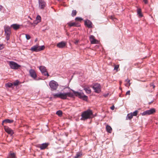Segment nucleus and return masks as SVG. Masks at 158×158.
Instances as JSON below:
<instances>
[{"mask_svg": "<svg viewBox=\"0 0 158 158\" xmlns=\"http://www.w3.org/2000/svg\"><path fill=\"white\" fill-rule=\"evenodd\" d=\"M68 90L66 93H59L55 94L52 95L55 98H60L62 99H65L68 97L70 98H73L74 96L78 97L80 98L83 100L87 101L88 98L87 96L85 95L84 93L82 92H78L75 91L69 88H68Z\"/></svg>", "mask_w": 158, "mask_h": 158, "instance_id": "obj_1", "label": "nucleus"}, {"mask_svg": "<svg viewBox=\"0 0 158 158\" xmlns=\"http://www.w3.org/2000/svg\"><path fill=\"white\" fill-rule=\"evenodd\" d=\"M81 120L85 121L87 119H91L94 117L93 111L89 109L82 112L81 115Z\"/></svg>", "mask_w": 158, "mask_h": 158, "instance_id": "obj_2", "label": "nucleus"}, {"mask_svg": "<svg viewBox=\"0 0 158 158\" xmlns=\"http://www.w3.org/2000/svg\"><path fill=\"white\" fill-rule=\"evenodd\" d=\"M4 30L6 39L7 40H8L10 39V36L11 33L10 27L8 26L5 25L4 26Z\"/></svg>", "mask_w": 158, "mask_h": 158, "instance_id": "obj_3", "label": "nucleus"}, {"mask_svg": "<svg viewBox=\"0 0 158 158\" xmlns=\"http://www.w3.org/2000/svg\"><path fill=\"white\" fill-rule=\"evenodd\" d=\"M45 48V46L44 45L39 46L38 44H37L32 47L31 50L32 52H39L43 50Z\"/></svg>", "mask_w": 158, "mask_h": 158, "instance_id": "obj_4", "label": "nucleus"}, {"mask_svg": "<svg viewBox=\"0 0 158 158\" xmlns=\"http://www.w3.org/2000/svg\"><path fill=\"white\" fill-rule=\"evenodd\" d=\"M49 85L51 89V90L53 91L57 89L58 86V84L56 82L52 80L50 82Z\"/></svg>", "mask_w": 158, "mask_h": 158, "instance_id": "obj_5", "label": "nucleus"}, {"mask_svg": "<svg viewBox=\"0 0 158 158\" xmlns=\"http://www.w3.org/2000/svg\"><path fill=\"white\" fill-rule=\"evenodd\" d=\"M9 65L11 69H18L21 67L20 65L13 61L10 62Z\"/></svg>", "mask_w": 158, "mask_h": 158, "instance_id": "obj_6", "label": "nucleus"}, {"mask_svg": "<svg viewBox=\"0 0 158 158\" xmlns=\"http://www.w3.org/2000/svg\"><path fill=\"white\" fill-rule=\"evenodd\" d=\"M93 88L96 93H99L101 91V85L99 84L95 83L94 84Z\"/></svg>", "mask_w": 158, "mask_h": 158, "instance_id": "obj_7", "label": "nucleus"}, {"mask_svg": "<svg viewBox=\"0 0 158 158\" xmlns=\"http://www.w3.org/2000/svg\"><path fill=\"white\" fill-rule=\"evenodd\" d=\"M156 112V110L154 108H151L150 109L146 110L141 113V114L143 116L147 115L152 114Z\"/></svg>", "mask_w": 158, "mask_h": 158, "instance_id": "obj_8", "label": "nucleus"}, {"mask_svg": "<svg viewBox=\"0 0 158 158\" xmlns=\"http://www.w3.org/2000/svg\"><path fill=\"white\" fill-rule=\"evenodd\" d=\"M39 69L43 75L47 76H49L46 67L43 66H41L39 67Z\"/></svg>", "mask_w": 158, "mask_h": 158, "instance_id": "obj_9", "label": "nucleus"}, {"mask_svg": "<svg viewBox=\"0 0 158 158\" xmlns=\"http://www.w3.org/2000/svg\"><path fill=\"white\" fill-rule=\"evenodd\" d=\"M29 73L30 76L34 80H37L36 79L37 75L34 70L32 69H30L29 71Z\"/></svg>", "mask_w": 158, "mask_h": 158, "instance_id": "obj_10", "label": "nucleus"}, {"mask_svg": "<svg viewBox=\"0 0 158 158\" xmlns=\"http://www.w3.org/2000/svg\"><path fill=\"white\" fill-rule=\"evenodd\" d=\"M39 7L41 9H43L46 6V3L43 0H39Z\"/></svg>", "mask_w": 158, "mask_h": 158, "instance_id": "obj_11", "label": "nucleus"}, {"mask_svg": "<svg viewBox=\"0 0 158 158\" xmlns=\"http://www.w3.org/2000/svg\"><path fill=\"white\" fill-rule=\"evenodd\" d=\"M4 130L7 133L11 135H12L14 134L13 131L7 126H4Z\"/></svg>", "mask_w": 158, "mask_h": 158, "instance_id": "obj_12", "label": "nucleus"}, {"mask_svg": "<svg viewBox=\"0 0 158 158\" xmlns=\"http://www.w3.org/2000/svg\"><path fill=\"white\" fill-rule=\"evenodd\" d=\"M85 25L87 26L89 28H91L92 27L93 24L92 22L88 19L85 20Z\"/></svg>", "mask_w": 158, "mask_h": 158, "instance_id": "obj_13", "label": "nucleus"}, {"mask_svg": "<svg viewBox=\"0 0 158 158\" xmlns=\"http://www.w3.org/2000/svg\"><path fill=\"white\" fill-rule=\"evenodd\" d=\"M67 24L70 27H79L80 26V24L79 23L76 22H72V23H68Z\"/></svg>", "mask_w": 158, "mask_h": 158, "instance_id": "obj_14", "label": "nucleus"}, {"mask_svg": "<svg viewBox=\"0 0 158 158\" xmlns=\"http://www.w3.org/2000/svg\"><path fill=\"white\" fill-rule=\"evenodd\" d=\"M66 45V43L64 41H61L58 43L57 44V47L59 48H63Z\"/></svg>", "mask_w": 158, "mask_h": 158, "instance_id": "obj_15", "label": "nucleus"}, {"mask_svg": "<svg viewBox=\"0 0 158 158\" xmlns=\"http://www.w3.org/2000/svg\"><path fill=\"white\" fill-rule=\"evenodd\" d=\"M49 145V143H43L40 145L38 147L40 148V150H44Z\"/></svg>", "mask_w": 158, "mask_h": 158, "instance_id": "obj_16", "label": "nucleus"}, {"mask_svg": "<svg viewBox=\"0 0 158 158\" xmlns=\"http://www.w3.org/2000/svg\"><path fill=\"white\" fill-rule=\"evenodd\" d=\"M89 40L91 44H96L98 42L97 40L95 39L94 36L93 35L90 36Z\"/></svg>", "mask_w": 158, "mask_h": 158, "instance_id": "obj_17", "label": "nucleus"}, {"mask_svg": "<svg viewBox=\"0 0 158 158\" xmlns=\"http://www.w3.org/2000/svg\"><path fill=\"white\" fill-rule=\"evenodd\" d=\"M13 122L14 120L12 119H5L2 121V125L4 126V123H13Z\"/></svg>", "mask_w": 158, "mask_h": 158, "instance_id": "obj_18", "label": "nucleus"}, {"mask_svg": "<svg viewBox=\"0 0 158 158\" xmlns=\"http://www.w3.org/2000/svg\"><path fill=\"white\" fill-rule=\"evenodd\" d=\"M20 26V25L17 24H14L11 25V27H12L14 29L17 30L19 28Z\"/></svg>", "mask_w": 158, "mask_h": 158, "instance_id": "obj_19", "label": "nucleus"}, {"mask_svg": "<svg viewBox=\"0 0 158 158\" xmlns=\"http://www.w3.org/2000/svg\"><path fill=\"white\" fill-rule=\"evenodd\" d=\"M84 89L87 94H89L91 92V90L89 87H84Z\"/></svg>", "mask_w": 158, "mask_h": 158, "instance_id": "obj_20", "label": "nucleus"}, {"mask_svg": "<svg viewBox=\"0 0 158 158\" xmlns=\"http://www.w3.org/2000/svg\"><path fill=\"white\" fill-rule=\"evenodd\" d=\"M106 129L107 132L110 133H111L112 129L110 126L107 125L106 127Z\"/></svg>", "mask_w": 158, "mask_h": 158, "instance_id": "obj_21", "label": "nucleus"}, {"mask_svg": "<svg viewBox=\"0 0 158 158\" xmlns=\"http://www.w3.org/2000/svg\"><path fill=\"white\" fill-rule=\"evenodd\" d=\"M133 116L132 115V113L131 112L127 114L126 117V119L127 120L128 119L130 120L133 118Z\"/></svg>", "mask_w": 158, "mask_h": 158, "instance_id": "obj_22", "label": "nucleus"}, {"mask_svg": "<svg viewBox=\"0 0 158 158\" xmlns=\"http://www.w3.org/2000/svg\"><path fill=\"white\" fill-rule=\"evenodd\" d=\"M56 114L59 117H61L62 115V112L60 110H59L57 111Z\"/></svg>", "mask_w": 158, "mask_h": 158, "instance_id": "obj_23", "label": "nucleus"}, {"mask_svg": "<svg viewBox=\"0 0 158 158\" xmlns=\"http://www.w3.org/2000/svg\"><path fill=\"white\" fill-rule=\"evenodd\" d=\"M13 85V84L11 83H6L5 84V86L6 87H9L10 88Z\"/></svg>", "mask_w": 158, "mask_h": 158, "instance_id": "obj_24", "label": "nucleus"}, {"mask_svg": "<svg viewBox=\"0 0 158 158\" xmlns=\"http://www.w3.org/2000/svg\"><path fill=\"white\" fill-rule=\"evenodd\" d=\"M81 155V154L77 152L76 153V155L74 157V158H79Z\"/></svg>", "mask_w": 158, "mask_h": 158, "instance_id": "obj_25", "label": "nucleus"}, {"mask_svg": "<svg viewBox=\"0 0 158 158\" xmlns=\"http://www.w3.org/2000/svg\"><path fill=\"white\" fill-rule=\"evenodd\" d=\"M137 12L138 14L139 15L140 17H141L143 16L141 12V10L140 9H137Z\"/></svg>", "mask_w": 158, "mask_h": 158, "instance_id": "obj_26", "label": "nucleus"}, {"mask_svg": "<svg viewBox=\"0 0 158 158\" xmlns=\"http://www.w3.org/2000/svg\"><path fill=\"white\" fill-rule=\"evenodd\" d=\"M77 12L76 10H73L72 11L71 13V15L73 17H74L77 14Z\"/></svg>", "mask_w": 158, "mask_h": 158, "instance_id": "obj_27", "label": "nucleus"}, {"mask_svg": "<svg viewBox=\"0 0 158 158\" xmlns=\"http://www.w3.org/2000/svg\"><path fill=\"white\" fill-rule=\"evenodd\" d=\"M75 20L76 21H77L81 22V21H82L83 20V19L81 17H77L76 18Z\"/></svg>", "mask_w": 158, "mask_h": 158, "instance_id": "obj_28", "label": "nucleus"}, {"mask_svg": "<svg viewBox=\"0 0 158 158\" xmlns=\"http://www.w3.org/2000/svg\"><path fill=\"white\" fill-rule=\"evenodd\" d=\"M9 157L11 158H16L15 154L14 153H10L9 155Z\"/></svg>", "mask_w": 158, "mask_h": 158, "instance_id": "obj_29", "label": "nucleus"}, {"mask_svg": "<svg viewBox=\"0 0 158 158\" xmlns=\"http://www.w3.org/2000/svg\"><path fill=\"white\" fill-rule=\"evenodd\" d=\"M36 20H37L38 22H40L41 21V17L40 15H37L36 18Z\"/></svg>", "mask_w": 158, "mask_h": 158, "instance_id": "obj_30", "label": "nucleus"}, {"mask_svg": "<svg viewBox=\"0 0 158 158\" xmlns=\"http://www.w3.org/2000/svg\"><path fill=\"white\" fill-rule=\"evenodd\" d=\"M138 111L136 110L134 111L133 113H132V115L133 116H136L138 114Z\"/></svg>", "mask_w": 158, "mask_h": 158, "instance_id": "obj_31", "label": "nucleus"}, {"mask_svg": "<svg viewBox=\"0 0 158 158\" xmlns=\"http://www.w3.org/2000/svg\"><path fill=\"white\" fill-rule=\"evenodd\" d=\"M19 81L18 80H17L13 83V84L15 86H16L19 84Z\"/></svg>", "mask_w": 158, "mask_h": 158, "instance_id": "obj_32", "label": "nucleus"}, {"mask_svg": "<svg viewBox=\"0 0 158 158\" xmlns=\"http://www.w3.org/2000/svg\"><path fill=\"white\" fill-rule=\"evenodd\" d=\"M131 83H130V80H128L127 81V83L125 85L129 87Z\"/></svg>", "mask_w": 158, "mask_h": 158, "instance_id": "obj_33", "label": "nucleus"}, {"mask_svg": "<svg viewBox=\"0 0 158 158\" xmlns=\"http://www.w3.org/2000/svg\"><path fill=\"white\" fill-rule=\"evenodd\" d=\"M26 37L27 40H29L31 38L30 36L28 34H26Z\"/></svg>", "mask_w": 158, "mask_h": 158, "instance_id": "obj_34", "label": "nucleus"}, {"mask_svg": "<svg viewBox=\"0 0 158 158\" xmlns=\"http://www.w3.org/2000/svg\"><path fill=\"white\" fill-rule=\"evenodd\" d=\"M119 67L118 65H116L114 66V70H117V71H118V68Z\"/></svg>", "mask_w": 158, "mask_h": 158, "instance_id": "obj_35", "label": "nucleus"}, {"mask_svg": "<svg viewBox=\"0 0 158 158\" xmlns=\"http://www.w3.org/2000/svg\"><path fill=\"white\" fill-rule=\"evenodd\" d=\"M143 1L145 4H147L148 3V0H143Z\"/></svg>", "mask_w": 158, "mask_h": 158, "instance_id": "obj_36", "label": "nucleus"}, {"mask_svg": "<svg viewBox=\"0 0 158 158\" xmlns=\"http://www.w3.org/2000/svg\"><path fill=\"white\" fill-rule=\"evenodd\" d=\"M3 48V44H0V50L2 49Z\"/></svg>", "mask_w": 158, "mask_h": 158, "instance_id": "obj_37", "label": "nucleus"}, {"mask_svg": "<svg viewBox=\"0 0 158 158\" xmlns=\"http://www.w3.org/2000/svg\"><path fill=\"white\" fill-rule=\"evenodd\" d=\"M39 22H38V21L37 20H35L34 21V23L35 24H38Z\"/></svg>", "mask_w": 158, "mask_h": 158, "instance_id": "obj_38", "label": "nucleus"}, {"mask_svg": "<svg viewBox=\"0 0 158 158\" xmlns=\"http://www.w3.org/2000/svg\"><path fill=\"white\" fill-rule=\"evenodd\" d=\"M130 90H128V91H127L126 93V95H130Z\"/></svg>", "mask_w": 158, "mask_h": 158, "instance_id": "obj_39", "label": "nucleus"}, {"mask_svg": "<svg viewBox=\"0 0 158 158\" xmlns=\"http://www.w3.org/2000/svg\"><path fill=\"white\" fill-rule=\"evenodd\" d=\"M109 94V93H107V94H104L103 96L104 97H106L108 96Z\"/></svg>", "mask_w": 158, "mask_h": 158, "instance_id": "obj_40", "label": "nucleus"}, {"mask_svg": "<svg viewBox=\"0 0 158 158\" xmlns=\"http://www.w3.org/2000/svg\"><path fill=\"white\" fill-rule=\"evenodd\" d=\"M110 108L111 110H113L114 109V105H113L112 106L110 107Z\"/></svg>", "mask_w": 158, "mask_h": 158, "instance_id": "obj_41", "label": "nucleus"}, {"mask_svg": "<svg viewBox=\"0 0 158 158\" xmlns=\"http://www.w3.org/2000/svg\"><path fill=\"white\" fill-rule=\"evenodd\" d=\"M79 42V41L78 40H76L74 42V44H78V43Z\"/></svg>", "mask_w": 158, "mask_h": 158, "instance_id": "obj_42", "label": "nucleus"}, {"mask_svg": "<svg viewBox=\"0 0 158 158\" xmlns=\"http://www.w3.org/2000/svg\"><path fill=\"white\" fill-rule=\"evenodd\" d=\"M3 8V6L2 5H0V11H1L2 8Z\"/></svg>", "mask_w": 158, "mask_h": 158, "instance_id": "obj_43", "label": "nucleus"}, {"mask_svg": "<svg viewBox=\"0 0 158 158\" xmlns=\"http://www.w3.org/2000/svg\"><path fill=\"white\" fill-rule=\"evenodd\" d=\"M154 101L153 100H152V101H151L150 102H149V104H151Z\"/></svg>", "mask_w": 158, "mask_h": 158, "instance_id": "obj_44", "label": "nucleus"}, {"mask_svg": "<svg viewBox=\"0 0 158 158\" xmlns=\"http://www.w3.org/2000/svg\"><path fill=\"white\" fill-rule=\"evenodd\" d=\"M37 38H36V39L35 40V42H36V41H37Z\"/></svg>", "mask_w": 158, "mask_h": 158, "instance_id": "obj_45", "label": "nucleus"}, {"mask_svg": "<svg viewBox=\"0 0 158 158\" xmlns=\"http://www.w3.org/2000/svg\"><path fill=\"white\" fill-rule=\"evenodd\" d=\"M111 19H113V17H112V16H111Z\"/></svg>", "mask_w": 158, "mask_h": 158, "instance_id": "obj_46", "label": "nucleus"}, {"mask_svg": "<svg viewBox=\"0 0 158 158\" xmlns=\"http://www.w3.org/2000/svg\"><path fill=\"white\" fill-rule=\"evenodd\" d=\"M127 80H126L125 81H127Z\"/></svg>", "mask_w": 158, "mask_h": 158, "instance_id": "obj_47", "label": "nucleus"}]
</instances>
